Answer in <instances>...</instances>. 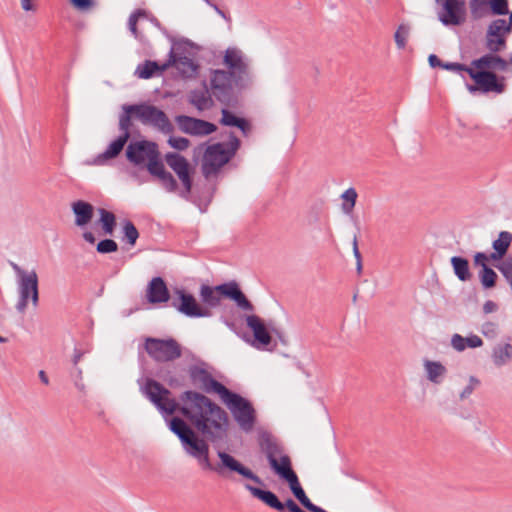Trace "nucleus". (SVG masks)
Returning a JSON list of instances; mask_svg holds the SVG:
<instances>
[{
    "label": "nucleus",
    "instance_id": "nucleus-40",
    "mask_svg": "<svg viewBox=\"0 0 512 512\" xmlns=\"http://www.w3.org/2000/svg\"><path fill=\"white\" fill-rule=\"evenodd\" d=\"M512 242V234L508 231H502L496 240L493 241V249L498 251L497 256H504Z\"/></svg>",
    "mask_w": 512,
    "mask_h": 512
},
{
    "label": "nucleus",
    "instance_id": "nucleus-22",
    "mask_svg": "<svg viewBox=\"0 0 512 512\" xmlns=\"http://www.w3.org/2000/svg\"><path fill=\"white\" fill-rule=\"evenodd\" d=\"M71 210L74 215V224L80 229H87L91 224L95 207L86 200L78 199L71 203Z\"/></svg>",
    "mask_w": 512,
    "mask_h": 512
},
{
    "label": "nucleus",
    "instance_id": "nucleus-14",
    "mask_svg": "<svg viewBox=\"0 0 512 512\" xmlns=\"http://www.w3.org/2000/svg\"><path fill=\"white\" fill-rule=\"evenodd\" d=\"M467 73L474 81L473 85H467V90L474 94L481 93H502L504 91V84L499 82L497 75L491 71H478L474 68L467 69Z\"/></svg>",
    "mask_w": 512,
    "mask_h": 512
},
{
    "label": "nucleus",
    "instance_id": "nucleus-8",
    "mask_svg": "<svg viewBox=\"0 0 512 512\" xmlns=\"http://www.w3.org/2000/svg\"><path fill=\"white\" fill-rule=\"evenodd\" d=\"M241 319H245L249 332L242 333V340L250 344L257 350L273 351L277 345L273 339L269 327L265 321L256 314L241 315Z\"/></svg>",
    "mask_w": 512,
    "mask_h": 512
},
{
    "label": "nucleus",
    "instance_id": "nucleus-20",
    "mask_svg": "<svg viewBox=\"0 0 512 512\" xmlns=\"http://www.w3.org/2000/svg\"><path fill=\"white\" fill-rule=\"evenodd\" d=\"M145 299L150 305L166 304L170 301V290L163 277L155 276L148 282Z\"/></svg>",
    "mask_w": 512,
    "mask_h": 512
},
{
    "label": "nucleus",
    "instance_id": "nucleus-60",
    "mask_svg": "<svg viewBox=\"0 0 512 512\" xmlns=\"http://www.w3.org/2000/svg\"><path fill=\"white\" fill-rule=\"evenodd\" d=\"M10 266L14 270V272L17 276V280L20 279L21 277H23L24 275H27L30 272V271L24 270L23 268H21L18 264L14 263V262H10Z\"/></svg>",
    "mask_w": 512,
    "mask_h": 512
},
{
    "label": "nucleus",
    "instance_id": "nucleus-15",
    "mask_svg": "<svg viewBox=\"0 0 512 512\" xmlns=\"http://www.w3.org/2000/svg\"><path fill=\"white\" fill-rule=\"evenodd\" d=\"M175 122L181 132L190 136H208L218 129L217 125L210 121L185 114L175 116Z\"/></svg>",
    "mask_w": 512,
    "mask_h": 512
},
{
    "label": "nucleus",
    "instance_id": "nucleus-30",
    "mask_svg": "<svg viewBox=\"0 0 512 512\" xmlns=\"http://www.w3.org/2000/svg\"><path fill=\"white\" fill-rule=\"evenodd\" d=\"M451 346L457 352H462L466 348H479L483 346V340L478 335L463 337L460 334H453L451 337Z\"/></svg>",
    "mask_w": 512,
    "mask_h": 512
},
{
    "label": "nucleus",
    "instance_id": "nucleus-16",
    "mask_svg": "<svg viewBox=\"0 0 512 512\" xmlns=\"http://www.w3.org/2000/svg\"><path fill=\"white\" fill-rule=\"evenodd\" d=\"M230 284L231 280L218 285L202 283L198 291L201 306L206 310L221 306V300L228 299Z\"/></svg>",
    "mask_w": 512,
    "mask_h": 512
},
{
    "label": "nucleus",
    "instance_id": "nucleus-35",
    "mask_svg": "<svg viewBox=\"0 0 512 512\" xmlns=\"http://www.w3.org/2000/svg\"><path fill=\"white\" fill-rule=\"evenodd\" d=\"M358 198V193L355 188L349 187L346 189L342 194L340 195V199L342 201L341 203V210L344 214L350 215L356 205Z\"/></svg>",
    "mask_w": 512,
    "mask_h": 512
},
{
    "label": "nucleus",
    "instance_id": "nucleus-24",
    "mask_svg": "<svg viewBox=\"0 0 512 512\" xmlns=\"http://www.w3.org/2000/svg\"><path fill=\"white\" fill-rule=\"evenodd\" d=\"M508 63L501 57L491 52L485 54L482 57L475 59L471 62L469 68H474L478 71H504L507 69Z\"/></svg>",
    "mask_w": 512,
    "mask_h": 512
},
{
    "label": "nucleus",
    "instance_id": "nucleus-3",
    "mask_svg": "<svg viewBox=\"0 0 512 512\" xmlns=\"http://www.w3.org/2000/svg\"><path fill=\"white\" fill-rule=\"evenodd\" d=\"M188 372L191 382L203 391V395H205L204 393L218 395L221 402L230 410L234 420L243 431L248 432L253 429L257 415L253 403L248 398L231 390L217 380L206 369L204 361H200L199 365H190Z\"/></svg>",
    "mask_w": 512,
    "mask_h": 512
},
{
    "label": "nucleus",
    "instance_id": "nucleus-54",
    "mask_svg": "<svg viewBox=\"0 0 512 512\" xmlns=\"http://www.w3.org/2000/svg\"><path fill=\"white\" fill-rule=\"evenodd\" d=\"M489 257L488 255L478 252L474 255V263L477 266H481L482 269H485V267H488Z\"/></svg>",
    "mask_w": 512,
    "mask_h": 512
},
{
    "label": "nucleus",
    "instance_id": "nucleus-57",
    "mask_svg": "<svg viewBox=\"0 0 512 512\" xmlns=\"http://www.w3.org/2000/svg\"><path fill=\"white\" fill-rule=\"evenodd\" d=\"M214 11L227 22H231V17L224 10H222L213 0L208 4Z\"/></svg>",
    "mask_w": 512,
    "mask_h": 512
},
{
    "label": "nucleus",
    "instance_id": "nucleus-39",
    "mask_svg": "<svg viewBox=\"0 0 512 512\" xmlns=\"http://www.w3.org/2000/svg\"><path fill=\"white\" fill-rule=\"evenodd\" d=\"M424 366L427 372L428 379L431 382L440 383L441 378L446 373L445 367L441 363L434 361H426Z\"/></svg>",
    "mask_w": 512,
    "mask_h": 512
},
{
    "label": "nucleus",
    "instance_id": "nucleus-63",
    "mask_svg": "<svg viewBox=\"0 0 512 512\" xmlns=\"http://www.w3.org/2000/svg\"><path fill=\"white\" fill-rule=\"evenodd\" d=\"M82 237L89 244L94 245L96 243V237L91 231L85 230Z\"/></svg>",
    "mask_w": 512,
    "mask_h": 512
},
{
    "label": "nucleus",
    "instance_id": "nucleus-19",
    "mask_svg": "<svg viewBox=\"0 0 512 512\" xmlns=\"http://www.w3.org/2000/svg\"><path fill=\"white\" fill-rule=\"evenodd\" d=\"M444 10L439 19L444 25H460L465 21V2L463 0H436Z\"/></svg>",
    "mask_w": 512,
    "mask_h": 512
},
{
    "label": "nucleus",
    "instance_id": "nucleus-4",
    "mask_svg": "<svg viewBox=\"0 0 512 512\" xmlns=\"http://www.w3.org/2000/svg\"><path fill=\"white\" fill-rule=\"evenodd\" d=\"M202 47L192 40L182 37L181 43H174L168 53V59L164 62L146 59L138 64L134 75L139 79H152L162 76L169 68H176L182 79L196 78L200 71V65L195 59Z\"/></svg>",
    "mask_w": 512,
    "mask_h": 512
},
{
    "label": "nucleus",
    "instance_id": "nucleus-26",
    "mask_svg": "<svg viewBox=\"0 0 512 512\" xmlns=\"http://www.w3.org/2000/svg\"><path fill=\"white\" fill-rule=\"evenodd\" d=\"M164 161L177 177L195 168V165H192L185 156L178 152H167L164 155Z\"/></svg>",
    "mask_w": 512,
    "mask_h": 512
},
{
    "label": "nucleus",
    "instance_id": "nucleus-44",
    "mask_svg": "<svg viewBox=\"0 0 512 512\" xmlns=\"http://www.w3.org/2000/svg\"><path fill=\"white\" fill-rule=\"evenodd\" d=\"M410 29L407 25L401 24L395 34H394V40L397 45L398 49H404L409 37Z\"/></svg>",
    "mask_w": 512,
    "mask_h": 512
},
{
    "label": "nucleus",
    "instance_id": "nucleus-62",
    "mask_svg": "<svg viewBox=\"0 0 512 512\" xmlns=\"http://www.w3.org/2000/svg\"><path fill=\"white\" fill-rule=\"evenodd\" d=\"M85 354V352L77 347L74 348V353H73V357H72V363L74 365V367L77 366L78 362L80 361V359L83 357V355Z\"/></svg>",
    "mask_w": 512,
    "mask_h": 512
},
{
    "label": "nucleus",
    "instance_id": "nucleus-51",
    "mask_svg": "<svg viewBox=\"0 0 512 512\" xmlns=\"http://www.w3.org/2000/svg\"><path fill=\"white\" fill-rule=\"evenodd\" d=\"M479 384H480V381L477 378H475L474 376H471L469 378V383L463 389V391L460 393V399L464 400V399L468 398L473 393V391L479 386Z\"/></svg>",
    "mask_w": 512,
    "mask_h": 512
},
{
    "label": "nucleus",
    "instance_id": "nucleus-37",
    "mask_svg": "<svg viewBox=\"0 0 512 512\" xmlns=\"http://www.w3.org/2000/svg\"><path fill=\"white\" fill-rule=\"evenodd\" d=\"M223 167L224 166H222L221 163L214 160L205 151L203 152L201 169H202V174L205 178H209L212 175L219 174Z\"/></svg>",
    "mask_w": 512,
    "mask_h": 512
},
{
    "label": "nucleus",
    "instance_id": "nucleus-43",
    "mask_svg": "<svg viewBox=\"0 0 512 512\" xmlns=\"http://www.w3.org/2000/svg\"><path fill=\"white\" fill-rule=\"evenodd\" d=\"M167 143H168V145L171 148L176 150L175 152H178V153L182 152V151H185L190 146V140L188 138H186V137H183V136H173V135H171L168 138Z\"/></svg>",
    "mask_w": 512,
    "mask_h": 512
},
{
    "label": "nucleus",
    "instance_id": "nucleus-47",
    "mask_svg": "<svg viewBox=\"0 0 512 512\" xmlns=\"http://www.w3.org/2000/svg\"><path fill=\"white\" fill-rule=\"evenodd\" d=\"M488 0H471L470 9L474 18H481L485 15Z\"/></svg>",
    "mask_w": 512,
    "mask_h": 512
},
{
    "label": "nucleus",
    "instance_id": "nucleus-52",
    "mask_svg": "<svg viewBox=\"0 0 512 512\" xmlns=\"http://www.w3.org/2000/svg\"><path fill=\"white\" fill-rule=\"evenodd\" d=\"M235 128L239 129L244 137H247L252 130V123L246 117H242Z\"/></svg>",
    "mask_w": 512,
    "mask_h": 512
},
{
    "label": "nucleus",
    "instance_id": "nucleus-53",
    "mask_svg": "<svg viewBox=\"0 0 512 512\" xmlns=\"http://www.w3.org/2000/svg\"><path fill=\"white\" fill-rule=\"evenodd\" d=\"M481 332L486 337H494L497 332V324L493 322H486L482 325Z\"/></svg>",
    "mask_w": 512,
    "mask_h": 512
},
{
    "label": "nucleus",
    "instance_id": "nucleus-21",
    "mask_svg": "<svg viewBox=\"0 0 512 512\" xmlns=\"http://www.w3.org/2000/svg\"><path fill=\"white\" fill-rule=\"evenodd\" d=\"M245 488L254 498L260 500L268 507L278 512H288V498L281 501L273 491L266 489L265 485L253 486L247 483L245 484Z\"/></svg>",
    "mask_w": 512,
    "mask_h": 512
},
{
    "label": "nucleus",
    "instance_id": "nucleus-28",
    "mask_svg": "<svg viewBox=\"0 0 512 512\" xmlns=\"http://www.w3.org/2000/svg\"><path fill=\"white\" fill-rule=\"evenodd\" d=\"M290 491L293 493L295 498L303 505L308 511L316 512L318 510V506L314 505L308 496L306 495L304 489L302 488L298 476L296 473L290 468Z\"/></svg>",
    "mask_w": 512,
    "mask_h": 512
},
{
    "label": "nucleus",
    "instance_id": "nucleus-61",
    "mask_svg": "<svg viewBox=\"0 0 512 512\" xmlns=\"http://www.w3.org/2000/svg\"><path fill=\"white\" fill-rule=\"evenodd\" d=\"M20 1H21V7L24 11L29 12V11L36 10V5H35L34 0H20Z\"/></svg>",
    "mask_w": 512,
    "mask_h": 512
},
{
    "label": "nucleus",
    "instance_id": "nucleus-32",
    "mask_svg": "<svg viewBox=\"0 0 512 512\" xmlns=\"http://www.w3.org/2000/svg\"><path fill=\"white\" fill-rule=\"evenodd\" d=\"M512 360V345L509 343L497 345L492 351V361L495 366L501 367Z\"/></svg>",
    "mask_w": 512,
    "mask_h": 512
},
{
    "label": "nucleus",
    "instance_id": "nucleus-17",
    "mask_svg": "<svg viewBox=\"0 0 512 512\" xmlns=\"http://www.w3.org/2000/svg\"><path fill=\"white\" fill-rule=\"evenodd\" d=\"M512 27L505 19L493 21L487 30L486 47L490 52H499L506 45V36L511 32Z\"/></svg>",
    "mask_w": 512,
    "mask_h": 512
},
{
    "label": "nucleus",
    "instance_id": "nucleus-9",
    "mask_svg": "<svg viewBox=\"0 0 512 512\" xmlns=\"http://www.w3.org/2000/svg\"><path fill=\"white\" fill-rule=\"evenodd\" d=\"M241 144V140L235 135L233 131H230L229 140L227 142H216L213 144L206 143L195 147L193 150V161L195 164L198 163L202 149L204 145H206V149L204 151L214 160L221 163L222 166H225L235 157L241 147Z\"/></svg>",
    "mask_w": 512,
    "mask_h": 512
},
{
    "label": "nucleus",
    "instance_id": "nucleus-59",
    "mask_svg": "<svg viewBox=\"0 0 512 512\" xmlns=\"http://www.w3.org/2000/svg\"><path fill=\"white\" fill-rule=\"evenodd\" d=\"M497 309H498V305L494 301H491V300L486 301L483 305V311L486 314L493 313V312L497 311Z\"/></svg>",
    "mask_w": 512,
    "mask_h": 512
},
{
    "label": "nucleus",
    "instance_id": "nucleus-29",
    "mask_svg": "<svg viewBox=\"0 0 512 512\" xmlns=\"http://www.w3.org/2000/svg\"><path fill=\"white\" fill-rule=\"evenodd\" d=\"M99 218L95 222L96 225L101 228V235L112 236L115 232L117 226V218L116 215L105 208L97 209Z\"/></svg>",
    "mask_w": 512,
    "mask_h": 512
},
{
    "label": "nucleus",
    "instance_id": "nucleus-41",
    "mask_svg": "<svg viewBox=\"0 0 512 512\" xmlns=\"http://www.w3.org/2000/svg\"><path fill=\"white\" fill-rule=\"evenodd\" d=\"M118 248L117 242L111 238L102 239L96 244V251L99 254L115 253L118 251Z\"/></svg>",
    "mask_w": 512,
    "mask_h": 512
},
{
    "label": "nucleus",
    "instance_id": "nucleus-6",
    "mask_svg": "<svg viewBox=\"0 0 512 512\" xmlns=\"http://www.w3.org/2000/svg\"><path fill=\"white\" fill-rule=\"evenodd\" d=\"M133 136L125 149L126 160L134 167L146 170L148 173L162 159L159 146L155 141Z\"/></svg>",
    "mask_w": 512,
    "mask_h": 512
},
{
    "label": "nucleus",
    "instance_id": "nucleus-31",
    "mask_svg": "<svg viewBox=\"0 0 512 512\" xmlns=\"http://www.w3.org/2000/svg\"><path fill=\"white\" fill-rule=\"evenodd\" d=\"M189 103L195 106L199 111L209 109L214 105V101L207 90L200 91L197 89L190 92Z\"/></svg>",
    "mask_w": 512,
    "mask_h": 512
},
{
    "label": "nucleus",
    "instance_id": "nucleus-2",
    "mask_svg": "<svg viewBox=\"0 0 512 512\" xmlns=\"http://www.w3.org/2000/svg\"><path fill=\"white\" fill-rule=\"evenodd\" d=\"M121 109L118 122V129L121 133L108 144L102 153L94 158L92 164L105 165L108 161L116 159L129 143L130 138L141 136V131L134 126L133 120L156 127L164 134H171L174 131V126L167 114L147 101L126 103L121 106Z\"/></svg>",
    "mask_w": 512,
    "mask_h": 512
},
{
    "label": "nucleus",
    "instance_id": "nucleus-25",
    "mask_svg": "<svg viewBox=\"0 0 512 512\" xmlns=\"http://www.w3.org/2000/svg\"><path fill=\"white\" fill-rule=\"evenodd\" d=\"M222 309L223 313L220 316L221 322L242 339V333H246V331L243 330V321H245V319L240 318L242 314L239 313L233 305L225 304L222 306Z\"/></svg>",
    "mask_w": 512,
    "mask_h": 512
},
{
    "label": "nucleus",
    "instance_id": "nucleus-10",
    "mask_svg": "<svg viewBox=\"0 0 512 512\" xmlns=\"http://www.w3.org/2000/svg\"><path fill=\"white\" fill-rule=\"evenodd\" d=\"M144 350L157 364L171 362L182 356V346L172 337H146Z\"/></svg>",
    "mask_w": 512,
    "mask_h": 512
},
{
    "label": "nucleus",
    "instance_id": "nucleus-18",
    "mask_svg": "<svg viewBox=\"0 0 512 512\" xmlns=\"http://www.w3.org/2000/svg\"><path fill=\"white\" fill-rule=\"evenodd\" d=\"M222 64L226 67V72L236 76L238 79H247L249 81L248 65L244 61L242 51L236 47H229L225 50Z\"/></svg>",
    "mask_w": 512,
    "mask_h": 512
},
{
    "label": "nucleus",
    "instance_id": "nucleus-27",
    "mask_svg": "<svg viewBox=\"0 0 512 512\" xmlns=\"http://www.w3.org/2000/svg\"><path fill=\"white\" fill-rule=\"evenodd\" d=\"M228 300L233 301L236 307L242 311L253 312L255 309L254 305L243 293L239 283L236 280H231Z\"/></svg>",
    "mask_w": 512,
    "mask_h": 512
},
{
    "label": "nucleus",
    "instance_id": "nucleus-64",
    "mask_svg": "<svg viewBox=\"0 0 512 512\" xmlns=\"http://www.w3.org/2000/svg\"><path fill=\"white\" fill-rule=\"evenodd\" d=\"M296 366L299 370H301L303 372V374L306 376V377H309L310 376V371L308 369V362H302V361H297L296 362Z\"/></svg>",
    "mask_w": 512,
    "mask_h": 512
},
{
    "label": "nucleus",
    "instance_id": "nucleus-5",
    "mask_svg": "<svg viewBox=\"0 0 512 512\" xmlns=\"http://www.w3.org/2000/svg\"><path fill=\"white\" fill-rule=\"evenodd\" d=\"M249 81L247 79L237 78L230 75L224 69L210 70V89L215 99L224 106H232L237 109L240 105L238 93L234 86L239 90L247 88Z\"/></svg>",
    "mask_w": 512,
    "mask_h": 512
},
{
    "label": "nucleus",
    "instance_id": "nucleus-42",
    "mask_svg": "<svg viewBox=\"0 0 512 512\" xmlns=\"http://www.w3.org/2000/svg\"><path fill=\"white\" fill-rule=\"evenodd\" d=\"M68 3L80 13H88L97 6L96 0H68Z\"/></svg>",
    "mask_w": 512,
    "mask_h": 512
},
{
    "label": "nucleus",
    "instance_id": "nucleus-48",
    "mask_svg": "<svg viewBox=\"0 0 512 512\" xmlns=\"http://www.w3.org/2000/svg\"><path fill=\"white\" fill-rule=\"evenodd\" d=\"M149 22L154 27L159 29L166 36V38L172 43V45H174V43H181V38L177 40L173 35H171L170 32L167 30V28L162 25V23L158 20V18L156 16L152 15L149 19Z\"/></svg>",
    "mask_w": 512,
    "mask_h": 512
},
{
    "label": "nucleus",
    "instance_id": "nucleus-55",
    "mask_svg": "<svg viewBox=\"0 0 512 512\" xmlns=\"http://www.w3.org/2000/svg\"><path fill=\"white\" fill-rule=\"evenodd\" d=\"M138 20L146 19L149 21L150 17L153 15L149 10L143 8H137L132 13Z\"/></svg>",
    "mask_w": 512,
    "mask_h": 512
},
{
    "label": "nucleus",
    "instance_id": "nucleus-58",
    "mask_svg": "<svg viewBox=\"0 0 512 512\" xmlns=\"http://www.w3.org/2000/svg\"><path fill=\"white\" fill-rule=\"evenodd\" d=\"M353 254L357 260V268L358 270L360 271L361 268H362V265H361V254H360V251L358 249V242H357V238L354 237L353 239Z\"/></svg>",
    "mask_w": 512,
    "mask_h": 512
},
{
    "label": "nucleus",
    "instance_id": "nucleus-23",
    "mask_svg": "<svg viewBox=\"0 0 512 512\" xmlns=\"http://www.w3.org/2000/svg\"><path fill=\"white\" fill-rule=\"evenodd\" d=\"M149 174L153 179L157 180L167 192L176 193L179 190L178 181L173 174L165 168L163 159L153 167Z\"/></svg>",
    "mask_w": 512,
    "mask_h": 512
},
{
    "label": "nucleus",
    "instance_id": "nucleus-7",
    "mask_svg": "<svg viewBox=\"0 0 512 512\" xmlns=\"http://www.w3.org/2000/svg\"><path fill=\"white\" fill-rule=\"evenodd\" d=\"M186 369L181 364H176L174 361L163 362L157 364L153 371L149 372V375L140 377L137 380L139 390L141 394L149 401L147 396L143 393L142 387L149 380H154L167 388L162 382H165L171 388H179L184 386Z\"/></svg>",
    "mask_w": 512,
    "mask_h": 512
},
{
    "label": "nucleus",
    "instance_id": "nucleus-1",
    "mask_svg": "<svg viewBox=\"0 0 512 512\" xmlns=\"http://www.w3.org/2000/svg\"><path fill=\"white\" fill-rule=\"evenodd\" d=\"M142 391L179 439L184 451L195 458L203 470L225 480L235 481L238 475L264 486L257 474L225 450H217L216 462L210 460L209 443L222 441L229 428L228 413L215 401L196 390H185L176 399L169 388L154 380L143 385Z\"/></svg>",
    "mask_w": 512,
    "mask_h": 512
},
{
    "label": "nucleus",
    "instance_id": "nucleus-34",
    "mask_svg": "<svg viewBox=\"0 0 512 512\" xmlns=\"http://www.w3.org/2000/svg\"><path fill=\"white\" fill-rule=\"evenodd\" d=\"M195 172H196V169H192L180 176H178L181 184H182V189L178 190V195L185 199V200H190L191 199V193H192V189H193V186H194V175H195Z\"/></svg>",
    "mask_w": 512,
    "mask_h": 512
},
{
    "label": "nucleus",
    "instance_id": "nucleus-38",
    "mask_svg": "<svg viewBox=\"0 0 512 512\" xmlns=\"http://www.w3.org/2000/svg\"><path fill=\"white\" fill-rule=\"evenodd\" d=\"M232 106H224L221 108V118L219 124L224 127L235 128L243 116L237 115L232 111Z\"/></svg>",
    "mask_w": 512,
    "mask_h": 512
},
{
    "label": "nucleus",
    "instance_id": "nucleus-33",
    "mask_svg": "<svg viewBox=\"0 0 512 512\" xmlns=\"http://www.w3.org/2000/svg\"><path fill=\"white\" fill-rule=\"evenodd\" d=\"M122 225V241L130 247H134L140 236L139 231L135 224L130 219H124Z\"/></svg>",
    "mask_w": 512,
    "mask_h": 512
},
{
    "label": "nucleus",
    "instance_id": "nucleus-13",
    "mask_svg": "<svg viewBox=\"0 0 512 512\" xmlns=\"http://www.w3.org/2000/svg\"><path fill=\"white\" fill-rule=\"evenodd\" d=\"M19 298L16 304L18 312L23 313L29 301L32 302L34 307L39 303V278L35 270L30 271L17 280Z\"/></svg>",
    "mask_w": 512,
    "mask_h": 512
},
{
    "label": "nucleus",
    "instance_id": "nucleus-46",
    "mask_svg": "<svg viewBox=\"0 0 512 512\" xmlns=\"http://www.w3.org/2000/svg\"><path fill=\"white\" fill-rule=\"evenodd\" d=\"M497 274L490 267H485L480 273V281L485 288H492L495 286Z\"/></svg>",
    "mask_w": 512,
    "mask_h": 512
},
{
    "label": "nucleus",
    "instance_id": "nucleus-12",
    "mask_svg": "<svg viewBox=\"0 0 512 512\" xmlns=\"http://www.w3.org/2000/svg\"><path fill=\"white\" fill-rule=\"evenodd\" d=\"M171 306L188 318H208L213 315L212 310L202 307L196 297L184 287H175Z\"/></svg>",
    "mask_w": 512,
    "mask_h": 512
},
{
    "label": "nucleus",
    "instance_id": "nucleus-56",
    "mask_svg": "<svg viewBox=\"0 0 512 512\" xmlns=\"http://www.w3.org/2000/svg\"><path fill=\"white\" fill-rule=\"evenodd\" d=\"M442 68H444L446 70H451V71L467 72V69H469V66H466V65L460 64V63H446V64L442 65Z\"/></svg>",
    "mask_w": 512,
    "mask_h": 512
},
{
    "label": "nucleus",
    "instance_id": "nucleus-36",
    "mask_svg": "<svg viewBox=\"0 0 512 512\" xmlns=\"http://www.w3.org/2000/svg\"><path fill=\"white\" fill-rule=\"evenodd\" d=\"M451 264L453 266V270L455 275L461 281H468L471 278V273L469 271V263L466 259L458 256H454L451 258Z\"/></svg>",
    "mask_w": 512,
    "mask_h": 512
},
{
    "label": "nucleus",
    "instance_id": "nucleus-50",
    "mask_svg": "<svg viewBox=\"0 0 512 512\" xmlns=\"http://www.w3.org/2000/svg\"><path fill=\"white\" fill-rule=\"evenodd\" d=\"M507 282L512 280V258H505L496 266Z\"/></svg>",
    "mask_w": 512,
    "mask_h": 512
},
{
    "label": "nucleus",
    "instance_id": "nucleus-45",
    "mask_svg": "<svg viewBox=\"0 0 512 512\" xmlns=\"http://www.w3.org/2000/svg\"><path fill=\"white\" fill-rule=\"evenodd\" d=\"M138 22L139 20L134 15L130 14L127 22L128 30L135 39H137L140 43L145 44L147 43V39L143 33L139 31Z\"/></svg>",
    "mask_w": 512,
    "mask_h": 512
},
{
    "label": "nucleus",
    "instance_id": "nucleus-11",
    "mask_svg": "<svg viewBox=\"0 0 512 512\" xmlns=\"http://www.w3.org/2000/svg\"><path fill=\"white\" fill-rule=\"evenodd\" d=\"M259 445L261 450L266 454L271 471L277 475L283 483H288V454H281L279 459L277 458L281 450L272 435L267 431L260 433Z\"/></svg>",
    "mask_w": 512,
    "mask_h": 512
},
{
    "label": "nucleus",
    "instance_id": "nucleus-49",
    "mask_svg": "<svg viewBox=\"0 0 512 512\" xmlns=\"http://www.w3.org/2000/svg\"><path fill=\"white\" fill-rule=\"evenodd\" d=\"M489 5L495 15H506L508 13L507 0H490Z\"/></svg>",
    "mask_w": 512,
    "mask_h": 512
}]
</instances>
